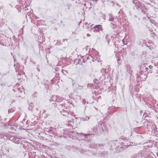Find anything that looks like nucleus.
I'll list each match as a JSON object with an SVG mask.
<instances>
[{"label":"nucleus","mask_w":158,"mask_h":158,"mask_svg":"<svg viewBox=\"0 0 158 158\" xmlns=\"http://www.w3.org/2000/svg\"><path fill=\"white\" fill-rule=\"evenodd\" d=\"M133 2L135 5L134 8V9H136L139 10L141 11L143 13H145L146 9L142 3L139 2L138 0H133Z\"/></svg>","instance_id":"1"},{"label":"nucleus","mask_w":158,"mask_h":158,"mask_svg":"<svg viewBox=\"0 0 158 158\" xmlns=\"http://www.w3.org/2000/svg\"><path fill=\"white\" fill-rule=\"evenodd\" d=\"M122 139H119L118 140H114L112 142V146L113 148H115V149H117L118 150L119 149H119V151H121L123 149V148H127L129 146L128 145L127 146H126L125 145V147H123L122 146H121L120 148L119 147L120 145H122L123 143V142L120 143V142L121 141Z\"/></svg>","instance_id":"2"},{"label":"nucleus","mask_w":158,"mask_h":158,"mask_svg":"<svg viewBox=\"0 0 158 158\" xmlns=\"http://www.w3.org/2000/svg\"><path fill=\"white\" fill-rule=\"evenodd\" d=\"M152 154L151 152H148L144 151H141L135 155V157H144V158H151L153 157L150 156V155Z\"/></svg>","instance_id":"3"},{"label":"nucleus","mask_w":158,"mask_h":158,"mask_svg":"<svg viewBox=\"0 0 158 158\" xmlns=\"http://www.w3.org/2000/svg\"><path fill=\"white\" fill-rule=\"evenodd\" d=\"M146 123V126H147V128L149 130H150V128H151L152 129V131H153V130H154V131H155L156 130V126L154 124V123H152V122H149L148 121H145L143 124L144 125H145V124Z\"/></svg>","instance_id":"4"},{"label":"nucleus","mask_w":158,"mask_h":158,"mask_svg":"<svg viewBox=\"0 0 158 158\" xmlns=\"http://www.w3.org/2000/svg\"><path fill=\"white\" fill-rule=\"evenodd\" d=\"M103 131V130L101 124L96 125L95 127H94V133L96 134L101 133Z\"/></svg>","instance_id":"5"},{"label":"nucleus","mask_w":158,"mask_h":158,"mask_svg":"<svg viewBox=\"0 0 158 158\" xmlns=\"http://www.w3.org/2000/svg\"><path fill=\"white\" fill-rule=\"evenodd\" d=\"M63 97L58 95H54L52 96V99L54 102H60L63 101Z\"/></svg>","instance_id":"6"},{"label":"nucleus","mask_w":158,"mask_h":158,"mask_svg":"<svg viewBox=\"0 0 158 158\" xmlns=\"http://www.w3.org/2000/svg\"><path fill=\"white\" fill-rule=\"evenodd\" d=\"M92 30L94 32H99L100 31H102L103 29L102 26L100 25H96L92 28Z\"/></svg>","instance_id":"7"},{"label":"nucleus","mask_w":158,"mask_h":158,"mask_svg":"<svg viewBox=\"0 0 158 158\" xmlns=\"http://www.w3.org/2000/svg\"><path fill=\"white\" fill-rule=\"evenodd\" d=\"M22 139V138L21 137L18 138L15 136L10 138V139L11 141L16 144H19L20 143L19 139Z\"/></svg>","instance_id":"8"},{"label":"nucleus","mask_w":158,"mask_h":158,"mask_svg":"<svg viewBox=\"0 0 158 158\" xmlns=\"http://www.w3.org/2000/svg\"><path fill=\"white\" fill-rule=\"evenodd\" d=\"M90 1V0H85V1L83 2V4L85 6H86V8H87L88 6H89L91 5Z\"/></svg>","instance_id":"9"},{"label":"nucleus","mask_w":158,"mask_h":158,"mask_svg":"<svg viewBox=\"0 0 158 158\" xmlns=\"http://www.w3.org/2000/svg\"><path fill=\"white\" fill-rule=\"evenodd\" d=\"M0 138L1 139H3L5 140H6L9 138V137L6 134H5L4 133H0Z\"/></svg>","instance_id":"10"},{"label":"nucleus","mask_w":158,"mask_h":158,"mask_svg":"<svg viewBox=\"0 0 158 158\" xmlns=\"http://www.w3.org/2000/svg\"><path fill=\"white\" fill-rule=\"evenodd\" d=\"M100 145H99L97 144H92L90 145H89V147L90 148H97L98 147L100 146Z\"/></svg>","instance_id":"11"},{"label":"nucleus","mask_w":158,"mask_h":158,"mask_svg":"<svg viewBox=\"0 0 158 158\" xmlns=\"http://www.w3.org/2000/svg\"><path fill=\"white\" fill-rule=\"evenodd\" d=\"M108 154V153L106 152H104L102 153H101L100 154V157H107V155Z\"/></svg>","instance_id":"12"},{"label":"nucleus","mask_w":158,"mask_h":158,"mask_svg":"<svg viewBox=\"0 0 158 158\" xmlns=\"http://www.w3.org/2000/svg\"><path fill=\"white\" fill-rule=\"evenodd\" d=\"M89 119V117L86 116L83 117L81 119V120L82 121H88Z\"/></svg>","instance_id":"13"},{"label":"nucleus","mask_w":158,"mask_h":158,"mask_svg":"<svg viewBox=\"0 0 158 158\" xmlns=\"http://www.w3.org/2000/svg\"><path fill=\"white\" fill-rule=\"evenodd\" d=\"M112 3H113V5H112V6H114L115 5H116L118 6V7H120V5L117 2H114L113 1H112Z\"/></svg>","instance_id":"14"},{"label":"nucleus","mask_w":158,"mask_h":158,"mask_svg":"<svg viewBox=\"0 0 158 158\" xmlns=\"http://www.w3.org/2000/svg\"><path fill=\"white\" fill-rule=\"evenodd\" d=\"M127 70L128 72H131L132 70H131V68L130 66H129L128 65H127Z\"/></svg>","instance_id":"15"},{"label":"nucleus","mask_w":158,"mask_h":158,"mask_svg":"<svg viewBox=\"0 0 158 158\" xmlns=\"http://www.w3.org/2000/svg\"><path fill=\"white\" fill-rule=\"evenodd\" d=\"M92 134H82V135L84 136L85 137V138H87L88 136H89L90 135H92Z\"/></svg>","instance_id":"16"},{"label":"nucleus","mask_w":158,"mask_h":158,"mask_svg":"<svg viewBox=\"0 0 158 158\" xmlns=\"http://www.w3.org/2000/svg\"><path fill=\"white\" fill-rule=\"evenodd\" d=\"M114 18L113 15H110V17L109 19V21H113L114 20Z\"/></svg>","instance_id":"17"},{"label":"nucleus","mask_w":158,"mask_h":158,"mask_svg":"<svg viewBox=\"0 0 158 158\" xmlns=\"http://www.w3.org/2000/svg\"><path fill=\"white\" fill-rule=\"evenodd\" d=\"M151 23L153 24H154L156 26H157L158 25V23L155 22V20L153 19H152L151 20Z\"/></svg>","instance_id":"18"},{"label":"nucleus","mask_w":158,"mask_h":158,"mask_svg":"<svg viewBox=\"0 0 158 158\" xmlns=\"http://www.w3.org/2000/svg\"><path fill=\"white\" fill-rule=\"evenodd\" d=\"M106 69H105L103 68L101 70V72L102 73V74L104 75L106 73Z\"/></svg>","instance_id":"19"},{"label":"nucleus","mask_w":158,"mask_h":158,"mask_svg":"<svg viewBox=\"0 0 158 158\" xmlns=\"http://www.w3.org/2000/svg\"><path fill=\"white\" fill-rule=\"evenodd\" d=\"M78 64L81 65L82 64V62L81 61V58H79L78 59Z\"/></svg>","instance_id":"20"},{"label":"nucleus","mask_w":158,"mask_h":158,"mask_svg":"<svg viewBox=\"0 0 158 158\" xmlns=\"http://www.w3.org/2000/svg\"><path fill=\"white\" fill-rule=\"evenodd\" d=\"M60 112L63 115H66L68 114V113L67 111H64L62 112L61 111H60Z\"/></svg>","instance_id":"21"},{"label":"nucleus","mask_w":158,"mask_h":158,"mask_svg":"<svg viewBox=\"0 0 158 158\" xmlns=\"http://www.w3.org/2000/svg\"><path fill=\"white\" fill-rule=\"evenodd\" d=\"M145 67V66L144 65H143V66L142 65L141 67H140V69L141 70H143V69L144 68V67Z\"/></svg>","instance_id":"22"},{"label":"nucleus","mask_w":158,"mask_h":158,"mask_svg":"<svg viewBox=\"0 0 158 158\" xmlns=\"http://www.w3.org/2000/svg\"><path fill=\"white\" fill-rule=\"evenodd\" d=\"M149 68L150 69H151L152 68V65H150L149 66Z\"/></svg>","instance_id":"23"},{"label":"nucleus","mask_w":158,"mask_h":158,"mask_svg":"<svg viewBox=\"0 0 158 158\" xmlns=\"http://www.w3.org/2000/svg\"><path fill=\"white\" fill-rule=\"evenodd\" d=\"M142 70H140L139 71V73L140 74H142Z\"/></svg>","instance_id":"24"},{"label":"nucleus","mask_w":158,"mask_h":158,"mask_svg":"<svg viewBox=\"0 0 158 158\" xmlns=\"http://www.w3.org/2000/svg\"><path fill=\"white\" fill-rule=\"evenodd\" d=\"M120 58H118L117 59V61H118H118L120 60Z\"/></svg>","instance_id":"25"},{"label":"nucleus","mask_w":158,"mask_h":158,"mask_svg":"<svg viewBox=\"0 0 158 158\" xmlns=\"http://www.w3.org/2000/svg\"><path fill=\"white\" fill-rule=\"evenodd\" d=\"M109 0H102V1L103 2H104L106 1H108Z\"/></svg>","instance_id":"26"},{"label":"nucleus","mask_w":158,"mask_h":158,"mask_svg":"<svg viewBox=\"0 0 158 158\" xmlns=\"http://www.w3.org/2000/svg\"><path fill=\"white\" fill-rule=\"evenodd\" d=\"M87 36L88 37H89L90 36V35L89 34H87Z\"/></svg>","instance_id":"27"},{"label":"nucleus","mask_w":158,"mask_h":158,"mask_svg":"<svg viewBox=\"0 0 158 158\" xmlns=\"http://www.w3.org/2000/svg\"><path fill=\"white\" fill-rule=\"evenodd\" d=\"M145 69L146 70V71H148V68L147 67V68H146Z\"/></svg>","instance_id":"28"},{"label":"nucleus","mask_w":158,"mask_h":158,"mask_svg":"<svg viewBox=\"0 0 158 158\" xmlns=\"http://www.w3.org/2000/svg\"><path fill=\"white\" fill-rule=\"evenodd\" d=\"M63 40V41H67V39H64Z\"/></svg>","instance_id":"29"},{"label":"nucleus","mask_w":158,"mask_h":158,"mask_svg":"<svg viewBox=\"0 0 158 158\" xmlns=\"http://www.w3.org/2000/svg\"><path fill=\"white\" fill-rule=\"evenodd\" d=\"M37 22H38V24H40V23H40V21H38V20H37Z\"/></svg>","instance_id":"30"},{"label":"nucleus","mask_w":158,"mask_h":158,"mask_svg":"<svg viewBox=\"0 0 158 158\" xmlns=\"http://www.w3.org/2000/svg\"><path fill=\"white\" fill-rule=\"evenodd\" d=\"M37 70H38V71H40V69H39V68H37Z\"/></svg>","instance_id":"31"},{"label":"nucleus","mask_w":158,"mask_h":158,"mask_svg":"<svg viewBox=\"0 0 158 158\" xmlns=\"http://www.w3.org/2000/svg\"><path fill=\"white\" fill-rule=\"evenodd\" d=\"M19 92H20L21 93H22V90H21V91H19L20 90V89H19Z\"/></svg>","instance_id":"32"},{"label":"nucleus","mask_w":158,"mask_h":158,"mask_svg":"<svg viewBox=\"0 0 158 158\" xmlns=\"http://www.w3.org/2000/svg\"><path fill=\"white\" fill-rule=\"evenodd\" d=\"M8 112H11V111H10V109L9 110Z\"/></svg>","instance_id":"33"},{"label":"nucleus","mask_w":158,"mask_h":158,"mask_svg":"<svg viewBox=\"0 0 158 158\" xmlns=\"http://www.w3.org/2000/svg\"><path fill=\"white\" fill-rule=\"evenodd\" d=\"M87 60L89 59V57H87Z\"/></svg>","instance_id":"34"},{"label":"nucleus","mask_w":158,"mask_h":158,"mask_svg":"<svg viewBox=\"0 0 158 158\" xmlns=\"http://www.w3.org/2000/svg\"><path fill=\"white\" fill-rule=\"evenodd\" d=\"M93 0V1H95L96 2V1H97V0Z\"/></svg>","instance_id":"35"},{"label":"nucleus","mask_w":158,"mask_h":158,"mask_svg":"<svg viewBox=\"0 0 158 158\" xmlns=\"http://www.w3.org/2000/svg\"><path fill=\"white\" fill-rule=\"evenodd\" d=\"M140 113H142L143 112L142 111H140Z\"/></svg>","instance_id":"36"},{"label":"nucleus","mask_w":158,"mask_h":158,"mask_svg":"<svg viewBox=\"0 0 158 158\" xmlns=\"http://www.w3.org/2000/svg\"><path fill=\"white\" fill-rule=\"evenodd\" d=\"M114 52L115 53V55H116V53H117V52Z\"/></svg>","instance_id":"37"},{"label":"nucleus","mask_w":158,"mask_h":158,"mask_svg":"<svg viewBox=\"0 0 158 158\" xmlns=\"http://www.w3.org/2000/svg\"><path fill=\"white\" fill-rule=\"evenodd\" d=\"M23 89V91H24V89Z\"/></svg>","instance_id":"38"},{"label":"nucleus","mask_w":158,"mask_h":158,"mask_svg":"<svg viewBox=\"0 0 158 158\" xmlns=\"http://www.w3.org/2000/svg\"><path fill=\"white\" fill-rule=\"evenodd\" d=\"M120 13V11H119V12L118 13Z\"/></svg>","instance_id":"39"},{"label":"nucleus","mask_w":158,"mask_h":158,"mask_svg":"<svg viewBox=\"0 0 158 158\" xmlns=\"http://www.w3.org/2000/svg\"><path fill=\"white\" fill-rule=\"evenodd\" d=\"M158 1V0H157Z\"/></svg>","instance_id":"40"}]
</instances>
